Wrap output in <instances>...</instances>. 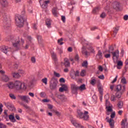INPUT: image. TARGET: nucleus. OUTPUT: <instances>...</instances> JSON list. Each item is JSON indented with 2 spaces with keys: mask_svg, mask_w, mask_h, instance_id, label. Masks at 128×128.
<instances>
[{
  "mask_svg": "<svg viewBox=\"0 0 128 128\" xmlns=\"http://www.w3.org/2000/svg\"><path fill=\"white\" fill-rule=\"evenodd\" d=\"M74 73H75V75L76 76H80V72L78 70L74 72Z\"/></svg>",
  "mask_w": 128,
  "mask_h": 128,
  "instance_id": "58",
  "label": "nucleus"
},
{
  "mask_svg": "<svg viewBox=\"0 0 128 128\" xmlns=\"http://www.w3.org/2000/svg\"><path fill=\"white\" fill-rule=\"evenodd\" d=\"M58 98L63 102H66V97L64 94H59L58 96Z\"/></svg>",
  "mask_w": 128,
  "mask_h": 128,
  "instance_id": "20",
  "label": "nucleus"
},
{
  "mask_svg": "<svg viewBox=\"0 0 128 128\" xmlns=\"http://www.w3.org/2000/svg\"><path fill=\"white\" fill-rule=\"evenodd\" d=\"M106 108L107 112H112V107L110 106V104H106Z\"/></svg>",
  "mask_w": 128,
  "mask_h": 128,
  "instance_id": "30",
  "label": "nucleus"
},
{
  "mask_svg": "<svg viewBox=\"0 0 128 128\" xmlns=\"http://www.w3.org/2000/svg\"><path fill=\"white\" fill-rule=\"evenodd\" d=\"M6 86H8V88H10L12 90V89L14 88V82H8L6 84Z\"/></svg>",
  "mask_w": 128,
  "mask_h": 128,
  "instance_id": "26",
  "label": "nucleus"
},
{
  "mask_svg": "<svg viewBox=\"0 0 128 128\" xmlns=\"http://www.w3.org/2000/svg\"><path fill=\"white\" fill-rule=\"evenodd\" d=\"M9 120L12 122H15L16 118H14V116L10 114L9 116Z\"/></svg>",
  "mask_w": 128,
  "mask_h": 128,
  "instance_id": "32",
  "label": "nucleus"
},
{
  "mask_svg": "<svg viewBox=\"0 0 128 128\" xmlns=\"http://www.w3.org/2000/svg\"><path fill=\"white\" fill-rule=\"evenodd\" d=\"M18 73H19V74H24V70H20Z\"/></svg>",
  "mask_w": 128,
  "mask_h": 128,
  "instance_id": "61",
  "label": "nucleus"
},
{
  "mask_svg": "<svg viewBox=\"0 0 128 128\" xmlns=\"http://www.w3.org/2000/svg\"><path fill=\"white\" fill-rule=\"evenodd\" d=\"M80 76H86V70H82L80 74Z\"/></svg>",
  "mask_w": 128,
  "mask_h": 128,
  "instance_id": "44",
  "label": "nucleus"
},
{
  "mask_svg": "<svg viewBox=\"0 0 128 128\" xmlns=\"http://www.w3.org/2000/svg\"><path fill=\"white\" fill-rule=\"evenodd\" d=\"M52 112H54L58 116H60V113L57 110H52Z\"/></svg>",
  "mask_w": 128,
  "mask_h": 128,
  "instance_id": "43",
  "label": "nucleus"
},
{
  "mask_svg": "<svg viewBox=\"0 0 128 128\" xmlns=\"http://www.w3.org/2000/svg\"><path fill=\"white\" fill-rule=\"evenodd\" d=\"M114 46H110V47H109V50H108V52H109V54H112V52H114Z\"/></svg>",
  "mask_w": 128,
  "mask_h": 128,
  "instance_id": "39",
  "label": "nucleus"
},
{
  "mask_svg": "<svg viewBox=\"0 0 128 128\" xmlns=\"http://www.w3.org/2000/svg\"><path fill=\"white\" fill-rule=\"evenodd\" d=\"M28 38L29 41L26 42V44L24 46V48L26 50L28 48V46H30V40H32V37H30V36H28Z\"/></svg>",
  "mask_w": 128,
  "mask_h": 128,
  "instance_id": "25",
  "label": "nucleus"
},
{
  "mask_svg": "<svg viewBox=\"0 0 128 128\" xmlns=\"http://www.w3.org/2000/svg\"><path fill=\"white\" fill-rule=\"evenodd\" d=\"M106 120H107V122H109L110 126L111 128H114V120L110 118L108 120V117L106 118Z\"/></svg>",
  "mask_w": 128,
  "mask_h": 128,
  "instance_id": "13",
  "label": "nucleus"
},
{
  "mask_svg": "<svg viewBox=\"0 0 128 128\" xmlns=\"http://www.w3.org/2000/svg\"><path fill=\"white\" fill-rule=\"evenodd\" d=\"M15 20L17 26H18L19 28H22V26H24V17H22V16L18 14L16 16Z\"/></svg>",
  "mask_w": 128,
  "mask_h": 128,
  "instance_id": "2",
  "label": "nucleus"
},
{
  "mask_svg": "<svg viewBox=\"0 0 128 128\" xmlns=\"http://www.w3.org/2000/svg\"><path fill=\"white\" fill-rule=\"evenodd\" d=\"M40 2H42V0H40L39 2L40 4V6L41 8H44V9L47 8L48 4L50 2V0L44 1L42 4Z\"/></svg>",
  "mask_w": 128,
  "mask_h": 128,
  "instance_id": "6",
  "label": "nucleus"
},
{
  "mask_svg": "<svg viewBox=\"0 0 128 128\" xmlns=\"http://www.w3.org/2000/svg\"><path fill=\"white\" fill-rule=\"evenodd\" d=\"M56 88V80H54V78L52 79L50 84V88L51 90H54Z\"/></svg>",
  "mask_w": 128,
  "mask_h": 128,
  "instance_id": "8",
  "label": "nucleus"
},
{
  "mask_svg": "<svg viewBox=\"0 0 128 128\" xmlns=\"http://www.w3.org/2000/svg\"><path fill=\"white\" fill-rule=\"evenodd\" d=\"M28 12H29L32 14V6H28Z\"/></svg>",
  "mask_w": 128,
  "mask_h": 128,
  "instance_id": "47",
  "label": "nucleus"
},
{
  "mask_svg": "<svg viewBox=\"0 0 128 128\" xmlns=\"http://www.w3.org/2000/svg\"><path fill=\"white\" fill-rule=\"evenodd\" d=\"M6 128V126L4 124H0V128Z\"/></svg>",
  "mask_w": 128,
  "mask_h": 128,
  "instance_id": "63",
  "label": "nucleus"
},
{
  "mask_svg": "<svg viewBox=\"0 0 128 128\" xmlns=\"http://www.w3.org/2000/svg\"><path fill=\"white\" fill-rule=\"evenodd\" d=\"M14 88L16 90H26V86L24 83L16 80L14 82Z\"/></svg>",
  "mask_w": 128,
  "mask_h": 128,
  "instance_id": "1",
  "label": "nucleus"
},
{
  "mask_svg": "<svg viewBox=\"0 0 128 128\" xmlns=\"http://www.w3.org/2000/svg\"><path fill=\"white\" fill-rule=\"evenodd\" d=\"M12 76L15 78H18L20 77V75L18 72H14Z\"/></svg>",
  "mask_w": 128,
  "mask_h": 128,
  "instance_id": "33",
  "label": "nucleus"
},
{
  "mask_svg": "<svg viewBox=\"0 0 128 128\" xmlns=\"http://www.w3.org/2000/svg\"><path fill=\"white\" fill-rule=\"evenodd\" d=\"M62 20L63 22H66V16H62Z\"/></svg>",
  "mask_w": 128,
  "mask_h": 128,
  "instance_id": "62",
  "label": "nucleus"
},
{
  "mask_svg": "<svg viewBox=\"0 0 128 128\" xmlns=\"http://www.w3.org/2000/svg\"><path fill=\"white\" fill-rule=\"evenodd\" d=\"M59 90L60 92H62L64 90H68V86L66 84H63L62 88H60Z\"/></svg>",
  "mask_w": 128,
  "mask_h": 128,
  "instance_id": "24",
  "label": "nucleus"
},
{
  "mask_svg": "<svg viewBox=\"0 0 128 128\" xmlns=\"http://www.w3.org/2000/svg\"><path fill=\"white\" fill-rule=\"evenodd\" d=\"M121 126L122 128H128V122H126V119H124L122 120Z\"/></svg>",
  "mask_w": 128,
  "mask_h": 128,
  "instance_id": "17",
  "label": "nucleus"
},
{
  "mask_svg": "<svg viewBox=\"0 0 128 128\" xmlns=\"http://www.w3.org/2000/svg\"><path fill=\"white\" fill-rule=\"evenodd\" d=\"M78 90H86V85L84 84H83L80 86H78Z\"/></svg>",
  "mask_w": 128,
  "mask_h": 128,
  "instance_id": "34",
  "label": "nucleus"
},
{
  "mask_svg": "<svg viewBox=\"0 0 128 128\" xmlns=\"http://www.w3.org/2000/svg\"><path fill=\"white\" fill-rule=\"evenodd\" d=\"M40 96L41 98H46V93L44 92H41L40 93Z\"/></svg>",
  "mask_w": 128,
  "mask_h": 128,
  "instance_id": "49",
  "label": "nucleus"
},
{
  "mask_svg": "<svg viewBox=\"0 0 128 128\" xmlns=\"http://www.w3.org/2000/svg\"><path fill=\"white\" fill-rule=\"evenodd\" d=\"M71 88L73 94H76V92H78V86L76 84H72Z\"/></svg>",
  "mask_w": 128,
  "mask_h": 128,
  "instance_id": "11",
  "label": "nucleus"
},
{
  "mask_svg": "<svg viewBox=\"0 0 128 128\" xmlns=\"http://www.w3.org/2000/svg\"><path fill=\"white\" fill-rule=\"evenodd\" d=\"M99 10H100V8L98 7L96 8L93 9L92 12L94 14H96V12H98Z\"/></svg>",
  "mask_w": 128,
  "mask_h": 128,
  "instance_id": "40",
  "label": "nucleus"
},
{
  "mask_svg": "<svg viewBox=\"0 0 128 128\" xmlns=\"http://www.w3.org/2000/svg\"><path fill=\"white\" fill-rule=\"evenodd\" d=\"M112 58L113 60H118L120 57V52L118 50H116L115 52H112Z\"/></svg>",
  "mask_w": 128,
  "mask_h": 128,
  "instance_id": "9",
  "label": "nucleus"
},
{
  "mask_svg": "<svg viewBox=\"0 0 128 128\" xmlns=\"http://www.w3.org/2000/svg\"><path fill=\"white\" fill-rule=\"evenodd\" d=\"M62 40H64V39L62 38H60V39L58 40V42L60 44V46L64 44V42H62Z\"/></svg>",
  "mask_w": 128,
  "mask_h": 128,
  "instance_id": "41",
  "label": "nucleus"
},
{
  "mask_svg": "<svg viewBox=\"0 0 128 128\" xmlns=\"http://www.w3.org/2000/svg\"><path fill=\"white\" fill-rule=\"evenodd\" d=\"M114 116H116V112H113L111 114L110 118L112 120V118H114Z\"/></svg>",
  "mask_w": 128,
  "mask_h": 128,
  "instance_id": "57",
  "label": "nucleus"
},
{
  "mask_svg": "<svg viewBox=\"0 0 128 128\" xmlns=\"http://www.w3.org/2000/svg\"><path fill=\"white\" fill-rule=\"evenodd\" d=\"M106 13L104 12H102L100 15V16L102 18H106Z\"/></svg>",
  "mask_w": 128,
  "mask_h": 128,
  "instance_id": "53",
  "label": "nucleus"
},
{
  "mask_svg": "<svg viewBox=\"0 0 128 128\" xmlns=\"http://www.w3.org/2000/svg\"><path fill=\"white\" fill-rule=\"evenodd\" d=\"M96 58L98 60H102V51L100 50H98V52L96 56Z\"/></svg>",
  "mask_w": 128,
  "mask_h": 128,
  "instance_id": "19",
  "label": "nucleus"
},
{
  "mask_svg": "<svg viewBox=\"0 0 128 128\" xmlns=\"http://www.w3.org/2000/svg\"><path fill=\"white\" fill-rule=\"evenodd\" d=\"M82 66H88V62L86 61L84 62L82 64Z\"/></svg>",
  "mask_w": 128,
  "mask_h": 128,
  "instance_id": "59",
  "label": "nucleus"
},
{
  "mask_svg": "<svg viewBox=\"0 0 128 128\" xmlns=\"http://www.w3.org/2000/svg\"><path fill=\"white\" fill-rule=\"evenodd\" d=\"M48 108H49V110H52L53 108L52 106L50 104H48Z\"/></svg>",
  "mask_w": 128,
  "mask_h": 128,
  "instance_id": "64",
  "label": "nucleus"
},
{
  "mask_svg": "<svg viewBox=\"0 0 128 128\" xmlns=\"http://www.w3.org/2000/svg\"><path fill=\"white\" fill-rule=\"evenodd\" d=\"M104 98L106 100V104H110V102H108V98H110V96L108 94H106L104 96Z\"/></svg>",
  "mask_w": 128,
  "mask_h": 128,
  "instance_id": "38",
  "label": "nucleus"
},
{
  "mask_svg": "<svg viewBox=\"0 0 128 128\" xmlns=\"http://www.w3.org/2000/svg\"><path fill=\"white\" fill-rule=\"evenodd\" d=\"M88 50L91 52H94V48H92V46H90V48H88Z\"/></svg>",
  "mask_w": 128,
  "mask_h": 128,
  "instance_id": "50",
  "label": "nucleus"
},
{
  "mask_svg": "<svg viewBox=\"0 0 128 128\" xmlns=\"http://www.w3.org/2000/svg\"><path fill=\"white\" fill-rule=\"evenodd\" d=\"M0 2L2 6L6 7L8 6V1L6 0H0Z\"/></svg>",
  "mask_w": 128,
  "mask_h": 128,
  "instance_id": "28",
  "label": "nucleus"
},
{
  "mask_svg": "<svg viewBox=\"0 0 128 128\" xmlns=\"http://www.w3.org/2000/svg\"><path fill=\"white\" fill-rule=\"evenodd\" d=\"M122 94V92H120V93H118V92H117L116 94V98H120Z\"/></svg>",
  "mask_w": 128,
  "mask_h": 128,
  "instance_id": "46",
  "label": "nucleus"
},
{
  "mask_svg": "<svg viewBox=\"0 0 128 128\" xmlns=\"http://www.w3.org/2000/svg\"><path fill=\"white\" fill-rule=\"evenodd\" d=\"M104 57L106 58H110V54H106L104 55Z\"/></svg>",
  "mask_w": 128,
  "mask_h": 128,
  "instance_id": "56",
  "label": "nucleus"
},
{
  "mask_svg": "<svg viewBox=\"0 0 128 128\" xmlns=\"http://www.w3.org/2000/svg\"><path fill=\"white\" fill-rule=\"evenodd\" d=\"M116 96H114V95L111 96L110 100H111L112 102H114V100H116Z\"/></svg>",
  "mask_w": 128,
  "mask_h": 128,
  "instance_id": "52",
  "label": "nucleus"
},
{
  "mask_svg": "<svg viewBox=\"0 0 128 128\" xmlns=\"http://www.w3.org/2000/svg\"><path fill=\"white\" fill-rule=\"evenodd\" d=\"M1 52H4V54H8V52H12V49L10 48H8L7 46H2L0 47V48Z\"/></svg>",
  "mask_w": 128,
  "mask_h": 128,
  "instance_id": "5",
  "label": "nucleus"
},
{
  "mask_svg": "<svg viewBox=\"0 0 128 128\" xmlns=\"http://www.w3.org/2000/svg\"><path fill=\"white\" fill-rule=\"evenodd\" d=\"M64 65L65 66L66 68H68V66H70V61L68 60V58H65L64 59Z\"/></svg>",
  "mask_w": 128,
  "mask_h": 128,
  "instance_id": "21",
  "label": "nucleus"
},
{
  "mask_svg": "<svg viewBox=\"0 0 128 128\" xmlns=\"http://www.w3.org/2000/svg\"><path fill=\"white\" fill-rule=\"evenodd\" d=\"M37 38H38L39 44H41L42 43V36H38L37 37Z\"/></svg>",
  "mask_w": 128,
  "mask_h": 128,
  "instance_id": "48",
  "label": "nucleus"
},
{
  "mask_svg": "<svg viewBox=\"0 0 128 128\" xmlns=\"http://www.w3.org/2000/svg\"><path fill=\"white\" fill-rule=\"evenodd\" d=\"M10 98H12V100H16V96H14V94H9Z\"/></svg>",
  "mask_w": 128,
  "mask_h": 128,
  "instance_id": "42",
  "label": "nucleus"
},
{
  "mask_svg": "<svg viewBox=\"0 0 128 128\" xmlns=\"http://www.w3.org/2000/svg\"><path fill=\"white\" fill-rule=\"evenodd\" d=\"M124 106V102L122 101H120L118 104V108H122Z\"/></svg>",
  "mask_w": 128,
  "mask_h": 128,
  "instance_id": "36",
  "label": "nucleus"
},
{
  "mask_svg": "<svg viewBox=\"0 0 128 128\" xmlns=\"http://www.w3.org/2000/svg\"><path fill=\"white\" fill-rule=\"evenodd\" d=\"M6 106H7L8 108L10 110H12V112L16 110V108H14L12 104H10V103H8L7 104H6Z\"/></svg>",
  "mask_w": 128,
  "mask_h": 128,
  "instance_id": "15",
  "label": "nucleus"
},
{
  "mask_svg": "<svg viewBox=\"0 0 128 128\" xmlns=\"http://www.w3.org/2000/svg\"><path fill=\"white\" fill-rule=\"evenodd\" d=\"M4 28H7L8 26V28H10V17L8 16H4Z\"/></svg>",
  "mask_w": 128,
  "mask_h": 128,
  "instance_id": "4",
  "label": "nucleus"
},
{
  "mask_svg": "<svg viewBox=\"0 0 128 128\" xmlns=\"http://www.w3.org/2000/svg\"><path fill=\"white\" fill-rule=\"evenodd\" d=\"M52 58L54 59V60L56 62V54L54 53V52H52L51 53Z\"/></svg>",
  "mask_w": 128,
  "mask_h": 128,
  "instance_id": "35",
  "label": "nucleus"
},
{
  "mask_svg": "<svg viewBox=\"0 0 128 128\" xmlns=\"http://www.w3.org/2000/svg\"><path fill=\"white\" fill-rule=\"evenodd\" d=\"M96 82H97L96 79L94 77H93L91 78L90 80V84H92V86H95L96 84Z\"/></svg>",
  "mask_w": 128,
  "mask_h": 128,
  "instance_id": "23",
  "label": "nucleus"
},
{
  "mask_svg": "<svg viewBox=\"0 0 128 128\" xmlns=\"http://www.w3.org/2000/svg\"><path fill=\"white\" fill-rule=\"evenodd\" d=\"M52 13L54 16H58V8H54L52 9Z\"/></svg>",
  "mask_w": 128,
  "mask_h": 128,
  "instance_id": "18",
  "label": "nucleus"
},
{
  "mask_svg": "<svg viewBox=\"0 0 128 128\" xmlns=\"http://www.w3.org/2000/svg\"><path fill=\"white\" fill-rule=\"evenodd\" d=\"M121 82H122V84H126V78H122L121 80Z\"/></svg>",
  "mask_w": 128,
  "mask_h": 128,
  "instance_id": "51",
  "label": "nucleus"
},
{
  "mask_svg": "<svg viewBox=\"0 0 128 128\" xmlns=\"http://www.w3.org/2000/svg\"><path fill=\"white\" fill-rule=\"evenodd\" d=\"M71 122L76 128H84L82 126L81 124L76 122V120H74V119L71 120Z\"/></svg>",
  "mask_w": 128,
  "mask_h": 128,
  "instance_id": "7",
  "label": "nucleus"
},
{
  "mask_svg": "<svg viewBox=\"0 0 128 128\" xmlns=\"http://www.w3.org/2000/svg\"><path fill=\"white\" fill-rule=\"evenodd\" d=\"M70 78L72 80H76V74L74 73V72H71V74H70Z\"/></svg>",
  "mask_w": 128,
  "mask_h": 128,
  "instance_id": "37",
  "label": "nucleus"
},
{
  "mask_svg": "<svg viewBox=\"0 0 128 128\" xmlns=\"http://www.w3.org/2000/svg\"><path fill=\"white\" fill-rule=\"evenodd\" d=\"M125 88L124 86H122V85H118L116 86V91L119 92H123Z\"/></svg>",
  "mask_w": 128,
  "mask_h": 128,
  "instance_id": "12",
  "label": "nucleus"
},
{
  "mask_svg": "<svg viewBox=\"0 0 128 128\" xmlns=\"http://www.w3.org/2000/svg\"><path fill=\"white\" fill-rule=\"evenodd\" d=\"M117 65L119 66H122V62L118 61L117 63Z\"/></svg>",
  "mask_w": 128,
  "mask_h": 128,
  "instance_id": "54",
  "label": "nucleus"
},
{
  "mask_svg": "<svg viewBox=\"0 0 128 128\" xmlns=\"http://www.w3.org/2000/svg\"><path fill=\"white\" fill-rule=\"evenodd\" d=\"M112 6H113L115 10H119L120 3L118 2H114V3H113Z\"/></svg>",
  "mask_w": 128,
  "mask_h": 128,
  "instance_id": "22",
  "label": "nucleus"
},
{
  "mask_svg": "<svg viewBox=\"0 0 128 128\" xmlns=\"http://www.w3.org/2000/svg\"><path fill=\"white\" fill-rule=\"evenodd\" d=\"M120 30L118 27H116L114 28L113 30V36H116V34H118V30Z\"/></svg>",
  "mask_w": 128,
  "mask_h": 128,
  "instance_id": "29",
  "label": "nucleus"
},
{
  "mask_svg": "<svg viewBox=\"0 0 128 128\" xmlns=\"http://www.w3.org/2000/svg\"><path fill=\"white\" fill-rule=\"evenodd\" d=\"M31 62L33 63L34 64L36 62V58L34 57H32L31 58Z\"/></svg>",
  "mask_w": 128,
  "mask_h": 128,
  "instance_id": "60",
  "label": "nucleus"
},
{
  "mask_svg": "<svg viewBox=\"0 0 128 128\" xmlns=\"http://www.w3.org/2000/svg\"><path fill=\"white\" fill-rule=\"evenodd\" d=\"M2 80L3 82H6L10 80V78H8V76L6 75H4L2 76Z\"/></svg>",
  "mask_w": 128,
  "mask_h": 128,
  "instance_id": "27",
  "label": "nucleus"
},
{
  "mask_svg": "<svg viewBox=\"0 0 128 128\" xmlns=\"http://www.w3.org/2000/svg\"><path fill=\"white\" fill-rule=\"evenodd\" d=\"M19 98H20V100H24V102H28V100H30V96H20Z\"/></svg>",
  "mask_w": 128,
  "mask_h": 128,
  "instance_id": "10",
  "label": "nucleus"
},
{
  "mask_svg": "<svg viewBox=\"0 0 128 128\" xmlns=\"http://www.w3.org/2000/svg\"><path fill=\"white\" fill-rule=\"evenodd\" d=\"M54 76H56L57 78H60V74L57 73L56 72H54Z\"/></svg>",
  "mask_w": 128,
  "mask_h": 128,
  "instance_id": "55",
  "label": "nucleus"
},
{
  "mask_svg": "<svg viewBox=\"0 0 128 128\" xmlns=\"http://www.w3.org/2000/svg\"><path fill=\"white\" fill-rule=\"evenodd\" d=\"M12 45L14 48H16V50L20 48V40H16L14 42H12Z\"/></svg>",
  "mask_w": 128,
  "mask_h": 128,
  "instance_id": "14",
  "label": "nucleus"
},
{
  "mask_svg": "<svg viewBox=\"0 0 128 128\" xmlns=\"http://www.w3.org/2000/svg\"><path fill=\"white\" fill-rule=\"evenodd\" d=\"M78 118H82V120H88V112L85 111L84 114L80 110H78Z\"/></svg>",
  "mask_w": 128,
  "mask_h": 128,
  "instance_id": "3",
  "label": "nucleus"
},
{
  "mask_svg": "<svg viewBox=\"0 0 128 128\" xmlns=\"http://www.w3.org/2000/svg\"><path fill=\"white\" fill-rule=\"evenodd\" d=\"M46 24L48 28H50V26L52 24V20L50 19L46 20Z\"/></svg>",
  "mask_w": 128,
  "mask_h": 128,
  "instance_id": "31",
  "label": "nucleus"
},
{
  "mask_svg": "<svg viewBox=\"0 0 128 128\" xmlns=\"http://www.w3.org/2000/svg\"><path fill=\"white\" fill-rule=\"evenodd\" d=\"M42 82L44 84H48V78H44L42 80Z\"/></svg>",
  "mask_w": 128,
  "mask_h": 128,
  "instance_id": "45",
  "label": "nucleus"
},
{
  "mask_svg": "<svg viewBox=\"0 0 128 128\" xmlns=\"http://www.w3.org/2000/svg\"><path fill=\"white\" fill-rule=\"evenodd\" d=\"M82 54L86 56H90V53L88 52H87L84 46L82 48Z\"/></svg>",
  "mask_w": 128,
  "mask_h": 128,
  "instance_id": "16",
  "label": "nucleus"
}]
</instances>
